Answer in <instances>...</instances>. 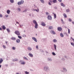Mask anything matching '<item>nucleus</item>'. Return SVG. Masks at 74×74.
Masks as SVG:
<instances>
[{"instance_id":"nucleus-1","label":"nucleus","mask_w":74,"mask_h":74,"mask_svg":"<svg viewBox=\"0 0 74 74\" xmlns=\"http://www.w3.org/2000/svg\"><path fill=\"white\" fill-rule=\"evenodd\" d=\"M43 70L44 71H47V72H48L50 71L49 67L47 66H45L43 68Z\"/></svg>"},{"instance_id":"nucleus-2","label":"nucleus","mask_w":74,"mask_h":74,"mask_svg":"<svg viewBox=\"0 0 74 74\" xmlns=\"http://www.w3.org/2000/svg\"><path fill=\"white\" fill-rule=\"evenodd\" d=\"M33 23L35 25V26H34L35 28V29H37L38 27V24H37V23L36 21L35 20H34L33 21Z\"/></svg>"},{"instance_id":"nucleus-3","label":"nucleus","mask_w":74,"mask_h":74,"mask_svg":"<svg viewBox=\"0 0 74 74\" xmlns=\"http://www.w3.org/2000/svg\"><path fill=\"white\" fill-rule=\"evenodd\" d=\"M24 2V1L23 0H21V1L19 2L18 3H17V4L20 5L21 4H23V3Z\"/></svg>"},{"instance_id":"nucleus-4","label":"nucleus","mask_w":74,"mask_h":74,"mask_svg":"<svg viewBox=\"0 0 74 74\" xmlns=\"http://www.w3.org/2000/svg\"><path fill=\"white\" fill-rule=\"evenodd\" d=\"M14 33L17 36H19L20 35V33H19V31L18 30L15 31L14 32Z\"/></svg>"},{"instance_id":"nucleus-5","label":"nucleus","mask_w":74,"mask_h":74,"mask_svg":"<svg viewBox=\"0 0 74 74\" xmlns=\"http://www.w3.org/2000/svg\"><path fill=\"white\" fill-rule=\"evenodd\" d=\"M50 32L52 33L53 34H56V32H55L53 30H51L50 31Z\"/></svg>"},{"instance_id":"nucleus-6","label":"nucleus","mask_w":74,"mask_h":74,"mask_svg":"<svg viewBox=\"0 0 74 74\" xmlns=\"http://www.w3.org/2000/svg\"><path fill=\"white\" fill-rule=\"evenodd\" d=\"M47 19L49 20H52V16H48L47 17Z\"/></svg>"},{"instance_id":"nucleus-7","label":"nucleus","mask_w":74,"mask_h":74,"mask_svg":"<svg viewBox=\"0 0 74 74\" xmlns=\"http://www.w3.org/2000/svg\"><path fill=\"white\" fill-rule=\"evenodd\" d=\"M32 38L33 40H34L35 42H37V39L36 38L33 37Z\"/></svg>"},{"instance_id":"nucleus-8","label":"nucleus","mask_w":74,"mask_h":74,"mask_svg":"<svg viewBox=\"0 0 74 74\" xmlns=\"http://www.w3.org/2000/svg\"><path fill=\"white\" fill-rule=\"evenodd\" d=\"M42 26H45V25H46V24L44 22H41V24Z\"/></svg>"},{"instance_id":"nucleus-9","label":"nucleus","mask_w":74,"mask_h":74,"mask_svg":"<svg viewBox=\"0 0 74 74\" xmlns=\"http://www.w3.org/2000/svg\"><path fill=\"white\" fill-rule=\"evenodd\" d=\"M20 62H21V64H25V62L24 61H23L22 60H20Z\"/></svg>"},{"instance_id":"nucleus-10","label":"nucleus","mask_w":74,"mask_h":74,"mask_svg":"<svg viewBox=\"0 0 74 74\" xmlns=\"http://www.w3.org/2000/svg\"><path fill=\"white\" fill-rule=\"evenodd\" d=\"M20 40L19 39H17L16 40V42L17 43H19Z\"/></svg>"},{"instance_id":"nucleus-11","label":"nucleus","mask_w":74,"mask_h":74,"mask_svg":"<svg viewBox=\"0 0 74 74\" xmlns=\"http://www.w3.org/2000/svg\"><path fill=\"white\" fill-rule=\"evenodd\" d=\"M58 31H61L62 30V28L61 27H59L58 28Z\"/></svg>"},{"instance_id":"nucleus-12","label":"nucleus","mask_w":74,"mask_h":74,"mask_svg":"<svg viewBox=\"0 0 74 74\" xmlns=\"http://www.w3.org/2000/svg\"><path fill=\"white\" fill-rule=\"evenodd\" d=\"M61 21L62 22V24H63V25L65 24V23H64V21H63V19H61Z\"/></svg>"},{"instance_id":"nucleus-13","label":"nucleus","mask_w":74,"mask_h":74,"mask_svg":"<svg viewBox=\"0 0 74 74\" xmlns=\"http://www.w3.org/2000/svg\"><path fill=\"white\" fill-rule=\"evenodd\" d=\"M29 55L30 57H31V58L33 57V55L30 53H29Z\"/></svg>"},{"instance_id":"nucleus-14","label":"nucleus","mask_w":74,"mask_h":74,"mask_svg":"<svg viewBox=\"0 0 74 74\" xmlns=\"http://www.w3.org/2000/svg\"><path fill=\"white\" fill-rule=\"evenodd\" d=\"M27 49L29 51H32V48L30 47H28Z\"/></svg>"},{"instance_id":"nucleus-15","label":"nucleus","mask_w":74,"mask_h":74,"mask_svg":"<svg viewBox=\"0 0 74 74\" xmlns=\"http://www.w3.org/2000/svg\"><path fill=\"white\" fill-rule=\"evenodd\" d=\"M60 5H61V6H62V7H65V5L64 4H63V3H61L60 4Z\"/></svg>"},{"instance_id":"nucleus-16","label":"nucleus","mask_w":74,"mask_h":74,"mask_svg":"<svg viewBox=\"0 0 74 74\" xmlns=\"http://www.w3.org/2000/svg\"><path fill=\"white\" fill-rule=\"evenodd\" d=\"M54 49L55 51H56V45L55 44H54Z\"/></svg>"},{"instance_id":"nucleus-17","label":"nucleus","mask_w":74,"mask_h":74,"mask_svg":"<svg viewBox=\"0 0 74 74\" xmlns=\"http://www.w3.org/2000/svg\"><path fill=\"white\" fill-rule=\"evenodd\" d=\"M3 62V60L2 58L0 59V64H1Z\"/></svg>"},{"instance_id":"nucleus-18","label":"nucleus","mask_w":74,"mask_h":74,"mask_svg":"<svg viewBox=\"0 0 74 74\" xmlns=\"http://www.w3.org/2000/svg\"><path fill=\"white\" fill-rule=\"evenodd\" d=\"M34 11H36V12H38L39 11V9L38 8L37 10L36 9H34Z\"/></svg>"},{"instance_id":"nucleus-19","label":"nucleus","mask_w":74,"mask_h":74,"mask_svg":"<svg viewBox=\"0 0 74 74\" xmlns=\"http://www.w3.org/2000/svg\"><path fill=\"white\" fill-rule=\"evenodd\" d=\"M11 40H16V38L12 37V38H11Z\"/></svg>"},{"instance_id":"nucleus-20","label":"nucleus","mask_w":74,"mask_h":74,"mask_svg":"<svg viewBox=\"0 0 74 74\" xmlns=\"http://www.w3.org/2000/svg\"><path fill=\"white\" fill-rule=\"evenodd\" d=\"M63 70H64V72H66V71H67V69L65 68H63Z\"/></svg>"},{"instance_id":"nucleus-21","label":"nucleus","mask_w":74,"mask_h":74,"mask_svg":"<svg viewBox=\"0 0 74 74\" xmlns=\"http://www.w3.org/2000/svg\"><path fill=\"white\" fill-rule=\"evenodd\" d=\"M49 29H50V30H51L52 29H53V27L52 26H51L49 27Z\"/></svg>"},{"instance_id":"nucleus-22","label":"nucleus","mask_w":74,"mask_h":74,"mask_svg":"<svg viewBox=\"0 0 74 74\" xmlns=\"http://www.w3.org/2000/svg\"><path fill=\"white\" fill-rule=\"evenodd\" d=\"M47 60L49 62H51L52 61V59L50 58H48L47 59Z\"/></svg>"},{"instance_id":"nucleus-23","label":"nucleus","mask_w":74,"mask_h":74,"mask_svg":"<svg viewBox=\"0 0 74 74\" xmlns=\"http://www.w3.org/2000/svg\"><path fill=\"white\" fill-rule=\"evenodd\" d=\"M60 36L61 37H64V35H63V34L62 33H61L60 34Z\"/></svg>"},{"instance_id":"nucleus-24","label":"nucleus","mask_w":74,"mask_h":74,"mask_svg":"<svg viewBox=\"0 0 74 74\" xmlns=\"http://www.w3.org/2000/svg\"><path fill=\"white\" fill-rule=\"evenodd\" d=\"M53 2L54 3H57V1L56 0H53Z\"/></svg>"},{"instance_id":"nucleus-25","label":"nucleus","mask_w":74,"mask_h":74,"mask_svg":"<svg viewBox=\"0 0 74 74\" xmlns=\"http://www.w3.org/2000/svg\"><path fill=\"white\" fill-rule=\"evenodd\" d=\"M2 28L4 30H5V29H6V28H5V26L3 25L2 26Z\"/></svg>"},{"instance_id":"nucleus-26","label":"nucleus","mask_w":74,"mask_h":74,"mask_svg":"<svg viewBox=\"0 0 74 74\" xmlns=\"http://www.w3.org/2000/svg\"><path fill=\"white\" fill-rule=\"evenodd\" d=\"M64 18H67V15L65 13H64Z\"/></svg>"},{"instance_id":"nucleus-27","label":"nucleus","mask_w":74,"mask_h":74,"mask_svg":"<svg viewBox=\"0 0 74 74\" xmlns=\"http://www.w3.org/2000/svg\"><path fill=\"white\" fill-rule=\"evenodd\" d=\"M10 1L11 3H14V0H10Z\"/></svg>"},{"instance_id":"nucleus-28","label":"nucleus","mask_w":74,"mask_h":74,"mask_svg":"<svg viewBox=\"0 0 74 74\" xmlns=\"http://www.w3.org/2000/svg\"><path fill=\"white\" fill-rule=\"evenodd\" d=\"M7 12L8 14H9L10 12V10H7Z\"/></svg>"},{"instance_id":"nucleus-29","label":"nucleus","mask_w":74,"mask_h":74,"mask_svg":"<svg viewBox=\"0 0 74 74\" xmlns=\"http://www.w3.org/2000/svg\"><path fill=\"white\" fill-rule=\"evenodd\" d=\"M54 19L56 18V14H54Z\"/></svg>"},{"instance_id":"nucleus-30","label":"nucleus","mask_w":74,"mask_h":74,"mask_svg":"<svg viewBox=\"0 0 74 74\" xmlns=\"http://www.w3.org/2000/svg\"><path fill=\"white\" fill-rule=\"evenodd\" d=\"M40 1L42 3H45V2L44 0H40Z\"/></svg>"},{"instance_id":"nucleus-31","label":"nucleus","mask_w":74,"mask_h":74,"mask_svg":"<svg viewBox=\"0 0 74 74\" xmlns=\"http://www.w3.org/2000/svg\"><path fill=\"white\" fill-rule=\"evenodd\" d=\"M66 12H70V10H69V9H68L66 10Z\"/></svg>"},{"instance_id":"nucleus-32","label":"nucleus","mask_w":74,"mask_h":74,"mask_svg":"<svg viewBox=\"0 0 74 74\" xmlns=\"http://www.w3.org/2000/svg\"><path fill=\"white\" fill-rule=\"evenodd\" d=\"M16 49V47H12V49H13V50H15V49Z\"/></svg>"},{"instance_id":"nucleus-33","label":"nucleus","mask_w":74,"mask_h":74,"mask_svg":"<svg viewBox=\"0 0 74 74\" xmlns=\"http://www.w3.org/2000/svg\"><path fill=\"white\" fill-rule=\"evenodd\" d=\"M26 35H25V34H23V35H22V37H26Z\"/></svg>"},{"instance_id":"nucleus-34","label":"nucleus","mask_w":74,"mask_h":74,"mask_svg":"<svg viewBox=\"0 0 74 74\" xmlns=\"http://www.w3.org/2000/svg\"><path fill=\"white\" fill-rule=\"evenodd\" d=\"M53 41L54 42H57V40L55 39H54L53 40Z\"/></svg>"},{"instance_id":"nucleus-35","label":"nucleus","mask_w":74,"mask_h":74,"mask_svg":"<svg viewBox=\"0 0 74 74\" xmlns=\"http://www.w3.org/2000/svg\"><path fill=\"white\" fill-rule=\"evenodd\" d=\"M7 31L8 32H10V30L9 29H6Z\"/></svg>"},{"instance_id":"nucleus-36","label":"nucleus","mask_w":74,"mask_h":74,"mask_svg":"<svg viewBox=\"0 0 74 74\" xmlns=\"http://www.w3.org/2000/svg\"><path fill=\"white\" fill-rule=\"evenodd\" d=\"M18 37L19 38H20V39H22V37L21 36H18Z\"/></svg>"},{"instance_id":"nucleus-37","label":"nucleus","mask_w":74,"mask_h":74,"mask_svg":"<svg viewBox=\"0 0 74 74\" xmlns=\"http://www.w3.org/2000/svg\"><path fill=\"white\" fill-rule=\"evenodd\" d=\"M68 34H70V29H68Z\"/></svg>"},{"instance_id":"nucleus-38","label":"nucleus","mask_w":74,"mask_h":74,"mask_svg":"<svg viewBox=\"0 0 74 74\" xmlns=\"http://www.w3.org/2000/svg\"><path fill=\"white\" fill-rule=\"evenodd\" d=\"M25 73L26 74H29V72H28L27 71H25Z\"/></svg>"},{"instance_id":"nucleus-39","label":"nucleus","mask_w":74,"mask_h":74,"mask_svg":"<svg viewBox=\"0 0 74 74\" xmlns=\"http://www.w3.org/2000/svg\"><path fill=\"white\" fill-rule=\"evenodd\" d=\"M3 47L4 48V49H5V48H6V47L4 45H3Z\"/></svg>"},{"instance_id":"nucleus-40","label":"nucleus","mask_w":74,"mask_h":74,"mask_svg":"<svg viewBox=\"0 0 74 74\" xmlns=\"http://www.w3.org/2000/svg\"><path fill=\"white\" fill-rule=\"evenodd\" d=\"M27 11V9H26L25 10L23 11V12H26V11Z\"/></svg>"},{"instance_id":"nucleus-41","label":"nucleus","mask_w":74,"mask_h":74,"mask_svg":"<svg viewBox=\"0 0 74 74\" xmlns=\"http://www.w3.org/2000/svg\"><path fill=\"white\" fill-rule=\"evenodd\" d=\"M17 10L18 11H19V12H20V11H21V9L20 8H18L17 9Z\"/></svg>"},{"instance_id":"nucleus-42","label":"nucleus","mask_w":74,"mask_h":74,"mask_svg":"<svg viewBox=\"0 0 74 74\" xmlns=\"http://www.w3.org/2000/svg\"><path fill=\"white\" fill-rule=\"evenodd\" d=\"M52 55H54V56H55V55H56V54H55V53L53 52L52 53Z\"/></svg>"},{"instance_id":"nucleus-43","label":"nucleus","mask_w":74,"mask_h":74,"mask_svg":"<svg viewBox=\"0 0 74 74\" xmlns=\"http://www.w3.org/2000/svg\"><path fill=\"white\" fill-rule=\"evenodd\" d=\"M71 45H73V46L74 47V43L72 42L71 43Z\"/></svg>"},{"instance_id":"nucleus-44","label":"nucleus","mask_w":74,"mask_h":74,"mask_svg":"<svg viewBox=\"0 0 74 74\" xmlns=\"http://www.w3.org/2000/svg\"><path fill=\"white\" fill-rule=\"evenodd\" d=\"M69 22H71V21H72V20H71V19H70V18H69Z\"/></svg>"},{"instance_id":"nucleus-45","label":"nucleus","mask_w":74,"mask_h":74,"mask_svg":"<svg viewBox=\"0 0 74 74\" xmlns=\"http://www.w3.org/2000/svg\"><path fill=\"white\" fill-rule=\"evenodd\" d=\"M24 58L25 59H26V60H28L27 58L26 57H24Z\"/></svg>"},{"instance_id":"nucleus-46","label":"nucleus","mask_w":74,"mask_h":74,"mask_svg":"<svg viewBox=\"0 0 74 74\" xmlns=\"http://www.w3.org/2000/svg\"><path fill=\"white\" fill-rule=\"evenodd\" d=\"M36 48L37 49H38V46L37 45L36 46Z\"/></svg>"},{"instance_id":"nucleus-47","label":"nucleus","mask_w":74,"mask_h":74,"mask_svg":"<svg viewBox=\"0 0 74 74\" xmlns=\"http://www.w3.org/2000/svg\"><path fill=\"white\" fill-rule=\"evenodd\" d=\"M71 39H72V40H73V42H74V39L72 38V37H71Z\"/></svg>"},{"instance_id":"nucleus-48","label":"nucleus","mask_w":74,"mask_h":74,"mask_svg":"<svg viewBox=\"0 0 74 74\" xmlns=\"http://www.w3.org/2000/svg\"><path fill=\"white\" fill-rule=\"evenodd\" d=\"M18 59L15 58V61L16 62L18 61Z\"/></svg>"},{"instance_id":"nucleus-49","label":"nucleus","mask_w":74,"mask_h":74,"mask_svg":"<svg viewBox=\"0 0 74 74\" xmlns=\"http://www.w3.org/2000/svg\"><path fill=\"white\" fill-rule=\"evenodd\" d=\"M48 4L49 5H52V4L51 3H50V2H49Z\"/></svg>"},{"instance_id":"nucleus-50","label":"nucleus","mask_w":74,"mask_h":74,"mask_svg":"<svg viewBox=\"0 0 74 74\" xmlns=\"http://www.w3.org/2000/svg\"><path fill=\"white\" fill-rule=\"evenodd\" d=\"M3 17V15H2V14H0V18H2Z\"/></svg>"},{"instance_id":"nucleus-51","label":"nucleus","mask_w":74,"mask_h":74,"mask_svg":"<svg viewBox=\"0 0 74 74\" xmlns=\"http://www.w3.org/2000/svg\"><path fill=\"white\" fill-rule=\"evenodd\" d=\"M48 14H49V13H48V12H46V15H48Z\"/></svg>"},{"instance_id":"nucleus-52","label":"nucleus","mask_w":74,"mask_h":74,"mask_svg":"<svg viewBox=\"0 0 74 74\" xmlns=\"http://www.w3.org/2000/svg\"><path fill=\"white\" fill-rule=\"evenodd\" d=\"M5 16L6 18H8V15H5Z\"/></svg>"},{"instance_id":"nucleus-53","label":"nucleus","mask_w":74,"mask_h":74,"mask_svg":"<svg viewBox=\"0 0 74 74\" xmlns=\"http://www.w3.org/2000/svg\"><path fill=\"white\" fill-rule=\"evenodd\" d=\"M12 61L13 62H15V59H13L12 60Z\"/></svg>"},{"instance_id":"nucleus-54","label":"nucleus","mask_w":74,"mask_h":74,"mask_svg":"<svg viewBox=\"0 0 74 74\" xmlns=\"http://www.w3.org/2000/svg\"><path fill=\"white\" fill-rule=\"evenodd\" d=\"M49 1L50 2V3H52L53 1H52L51 0H49Z\"/></svg>"},{"instance_id":"nucleus-55","label":"nucleus","mask_w":74,"mask_h":74,"mask_svg":"<svg viewBox=\"0 0 74 74\" xmlns=\"http://www.w3.org/2000/svg\"><path fill=\"white\" fill-rule=\"evenodd\" d=\"M65 58H66V59H68V58H69V57H67V56H65Z\"/></svg>"},{"instance_id":"nucleus-56","label":"nucleus","mask_w":74,"mask_h":74,"mask_svg":"<svg viewBox=\"0 0 74 74\" xmlns=\"http://www.w3.org/2000/svg\"><path fill=\"white\" fill-rule=\"evenodd\" d=\"M59 2H62V0H58Z\"/></svg>"},{"instance_id":"nucleus-57","label":"nucleus","mask_w":74,"mask_h":74,"mask_svg":"<svg viewBox=\"0 0 74 74\" xmlns=\"http://www.w3.org/2000/svg\"><path fill=\"white\" fill-rule=\"evenodd\" d=\"M61 72H64V70H61Z\"/></svg>"},{"instance_id":"nucleus-58","label":"nucleus","mask_w":74,"mask_h":74,"mask_svg":"<svg viewBox=\"0 0 74 74\" xmlns=\"http://www.w3.org/2000/svg\"><path fill=\"white\" fill-rule=\"evenodd\" d=\"M56 10V9H57V7H56L54 8Z\"/></svg>"},{"instance_id":"nucleus-59","label":"nucleus","mask_w":74,"mask_h":74,"mask_svg":"<svg viewBox=\"0 0 74 74\" xmlns=\"http://www.w3.org/2000/svg\"><path fill=\"white\" fill-rule=\"evenodd\" d=\"M62 60H64V58H63L62 59Z\"/></svg>"},{"instance_id":"nucleus-60","label":"nucleus","mask_w":74,"mask_h":74,"mask_svg":"<svg viewBox=\"0 0 74 74\" xmlns=\"http://www.w3.org/2000/svg\"><path fill=\"white\" fill-rule=\"evenodd\" d=\"M0 30H2V28L1 27L0 28Z\"/></svg>"},{"instance_id":"nucleus-61","label":"nucleus","mask_w":74,"mask_h":74,"mask_svg":"<svg viewBox=\"0 0 74 74\" xmlns=\"http://www.w3.org/2000/svg\"><path fill=\"white\" fill-rule=\"evenodd\" d=\"M23 26V25H22V26H21V25H20V27L21 28Z\"/></svg>"},{"instance_id":"nucleus-62","label":"nucleus","mask_w":74,"mask_h":74,"mask_svg":"<svg viewBox=\"0 0 74 74\" xmlns=\"http://www.w3.org/2000/svg\"><path fill=\"white\" fill-rule=\"evenodd\" d=\"M72 23H73V24H74V21H72Z\"/></svg>"},{"instance_id":"nucleus-63","label":"nucleus","mask_w":74,"mask_h":74,"mask_svg":"<svg viewBox=\"0 0 74 74\" xmlns=\"http://www.w3.org/2000/svg\"><path fill=\"white\" fill-rule=\"evenodd\" d=\"M8 42L7 41H5V43L7 44Z\"/></svg>"},{"instance_id":"nucleus-64","label":"nucleus","mask_w":74,"mask_h":74,"mask_svg":"<svg viewBox=\"0 0 74 74\" xmlns=\"http://www.w3.org/2000/svg\"><path fill=\"white\" fill-rule=\"evenodd\" d=\"M16 74H20L19 73H16Z\"/></svg>"}]
</instances>
